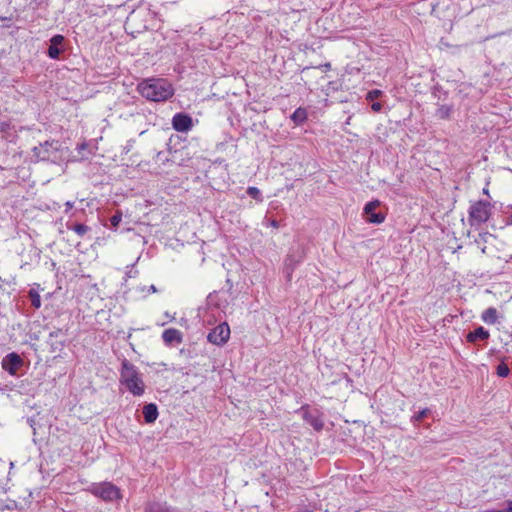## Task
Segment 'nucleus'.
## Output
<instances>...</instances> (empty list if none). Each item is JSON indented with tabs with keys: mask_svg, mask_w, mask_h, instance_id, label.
I'll use <instances>...</instances> for the list:
<instances>
[{
	"mask_svg": "<svg viewBox=\"0 0 512 512\" xmlns=\"http://www.w3.org/2000/svg\"><path fill=\"white\" fill-rule=\"evenodd\" d=\"M62 334V331L61 330H56V331H53V332H50L49 334V338L52 339V338H57L59 335Z\"/></svg>",
	"mask_w": 512,
	"mask_h": 512,
	"instance_id": "c85d7f7f",
	"label": "nucleus"
},
{
	"mask_svg": "<svg viewBox=\"0 0 512 512\" xmlns=\"http://www.w3.org/2000/svg\"><path fill=\"white\" fill-rule=\"evenodd\" d=\"M72 230L79 236H83L89 230V227L84 224H76L72 227Z\"/></svg>",
	"mask_w": 512,
	"mask_h": 512,
	"instance_id": "b1692460",
	"label": "nucleus"
},
{
	"mask_svg": "<svg viewBox=\"0 0 512 512\" xmlns=\"http://www.w3.org/2000/svg\"><path fill=\"white\" fill-rule=\"evenodd\" d=\"M229 337L230 328L228 324L221 323L209 332L207 339L210 343L221 346L228 341Z\"/></svg>",
	"mask_w": 512,
	"mask_h": 512,
	"instance_id": "0eeeda50",
	"label": "nucleus"
},
{
	"mask_svg": "<svg viewBox=\"0 0 512 512\" xmlns=\"http://www.w3.org/2000/svg\"><path fill=\"white\" fill-rule=\"evenodd\" d=\"M193 126L191 116L185 113H176L172 118V127L178 132H188Z\"/></svg>",
	"mask_w": 512,
	"mask_h": 512,
	"instance_id": "1a4fd4ad",
	"label": "nucleus"
},
{
	"mask_svg": "<svg viewBox=\"0 0 512 512\" xmlns=\"http://www.w3.org/2000/svg\"><path fill=\"white\" fill-rule=\"evenodd\" d=\"M380 206V201L374 200L365 204L363 214L365 220L372 224H381L385 220V215L381 212H376V209Z\"/></svg>",
	"mask_w": 512,
	"mask_h": 512,
	"instance_id": "6e6552de",
	"label": "nucleus"
},
{
	"mask_svg": "<svg viewBox=\"0 0 512 512\" xmlns=\"http://www.w3.org/2000/svg\"><path fill=\"white\" fill-rule=\"evenodd\" d=\"M489 338V332L482 326L476 328L474 331L469 332L466 339L470 343H474L477 340H486Z\"/></svg>",
	"mask_w": 512,
	"mask_h": 512,
	"instance_id": "2eb2a0df",
	"label": "nucleus"
},
{
	"mask_svg": "<svg viewBox=\"0 0 512 512\" xmlns=\"http://www.w3.org/2000/svg\"><path fill=\"white\" fill-rule=\"evenodd\" d=\"M304 252L302 249L291 251L285 259V272L288 276L291 275L295 267L302 261Z\"/></svg>",
	"mask_w": 512,
	"mask_h": 512,
	"instance_id": "9d476101",
	"label": "nucleus"
},
{
	"mask_svg": "<svg viewBox=\"0 0 512 512\" xmlns=\"http://www.w3.org/2000/svg\"><path fill=\"white\" fill-rule=\"evenodd\" d=\"M382 109V105L378 102H375L372 104V110L379 112Z\"/></svg>",
	"mask_w": 512,
	"mask_h": 512,
	"instance_id": "c756f323",
	"label": "nucleus"
},
{
	"mask_svg": "<svg viewBox=\"0 0 512 512\" xmlns=\"http://www.w3.org/2000/svg\"><path fill=\"white\" fill-rule=\"evenodd\" d=\"M143 416L146 423H153L158 417L157 406L153 403L147 404L143 407Z\"/></svg>",
	"mask_w": 512,
	"mask_h": 512,
	"instance_id": "dca6fc26",
	"label": "nucleus"
},
{
	"mask_svg": "<svg viewBox=\"0 0 512 512\" xmlns=\"http://www.w3.org/2000/svg\"><path fill=\"white\" fill-rule=\"evenodd\" d=\"M24 361L16 352L8 353L1 361V367L11 376H17L18 371L23 367Z\"/></svg>",
	"mask_w": 512,
	"mask_h": 512,
	"instance_id": "423d86ee",
	"label": "nucleus"
},
{
	"mask_svg": "<svg viewBox=\"0 0 512 512\" xmlns=\"http://www.w3.org/2000/svg\"><path fill=\"white\" fill-rule=\"evenodd\" d=\"M291 119L297 125L302 124L307 119V111L299 107L293 112Z\"/></svg>",
	"mask_w": 512,
	"mask_h": 512,
	"instance_id": "a211bd4d",
	"label": "nucleus"
},
{
	"mask_svg": "<svg viewBox=\"0 0 512 512\" xmlns=\"http://www.w3.org/2000/svg\"><path fill=\"white\" fill-rule=\"evenodd\" d=\"M162 339L166 345L180 344L183 340V336L179 330L169 328L163 331Z\"/></svg>",
	"mask_w": 512,
	"mask_h": 512,
	"instance_id": "9b49d317",
	"label": "nucleus"
},
{
	"mask_svg": "<svg viewBox=\"0 0 512 512\" xmlns=\"http://www.w3.org/2000/svg\"><path fill=\"white\" fill-rule=\"evenodd\" d=\"M11 127L12 126L10 125V123L0 122V136L4 135V133H6L8 130L10 131Z\"/></svg>",
	"mask_w": 512,
	"mask_h": 512,
	"instance_id": "cd10ccee",
	"label": "nucleus"
},
{
	"mask_svg": "<svg viewBox=\"0 0 512 512\" xmlns=\"http://www.w3.org/2000/svg\"><path fill=\"white\" fill-rule=\"evenodd\" d=\"M491 215V206L488 202L478 201L469 208V223L471 226H479L488 221Z\"/></svg>",
	"mask_w": 512,
	"mask_h": 512,
	"instance_id": "7ed1b4c3",
	"label": "nucleus"
},
{
	"mask_svg": "<svg viewBox=\"0 0 512 512\" xmlns=\"http://www.w3.org/2000/svg\"><path fill=\"white\" fill-rule=\"evenodd\" d=\"M65 207H66V212H68L70 209L73 208V202L67 201L65 203Z\"/></svg>",
	"mask_w": 512,
	"mask_h": 512,
	"instance_id": "7c9ffc66",
	"label": "nucleus"
},
{
	"mask_svg": "<svg viewBox=\"0 0 512 512\" xmlns=\"http://www.w3.org/2000/svg\"><path fill=\"white\" fill-rule=\"evenodd\" d=\"M507 511L512 512V500L507 501Z\"/></svg>",
	"mask_w": 512,
	"mask_h": 512,
	"instance_id": "473e14b6",
	"label": "nucleus"
},
{
	"mask_svg": "<svg viewBox=\"0 0 512 512\" xmlns=\"http://www.w3.org/2000/svg\"><path fill=\"white\" fill-rule=\"evenodd\" d=\"M146 512H178L177 509L165 502H149L145 507Z\"/></svg>",
	"mask_w": 512,
	"mask_h": 512,
	"instance_id": "4468645a",
	"label": "nucleus"
},
{
	"mask_svg": "<svg viewBox=\"0 0 512 512\" xmlns=\"http://www.w3.org/2000/svg\"><path fill=\"white\" fill-rule=\"evenodd\" d=\"M482 321H484L486 324H495L498 320V312L496 308L489 307L486 310L483 311L481 315Z\"/></svg>",
	"mask_w": 512,
	"mask_h": 512,
	"instance_id": "f3484780",
	"label": "nucleus"
},
{
	"mask_svg": "<svg viewBox=\"0 0 512 512\" xmlns=\"http://www.w3.org/2000/svg\"><path fill=\"white\" fill-rule=\"evenodd\" d=\"M451 113V107L450 106H447V105H441L437 111H436V116L440 119H446L449 117Z\"/></svg>",
	"mask_w": 512,
	"mask_h": 512,
	"instance_id": "aec40b11",
	"label": "nucleus"
},
{
	"mask_svg": "<svg viewBox=\"0 0 512 512\" xmlns=\"http://www.w3.org/2000/svg\"><path fill=\"white\" fill-rule=\"evenodd\" d=\"M29 298H30L31 304L34 308L39 309L41 307L40 294L36 289H30Z\"/></svg>",
	"mask_w": 512,
	"mask_h": 512,
	"instance_id": "6ab92c4d",
	"label": "nucleus"
},
{
	"mask_svg": "<svg viewBox=\"0 0 512 512\" xmlns=\"http://www.w3.org/2000/svg\"><path fill=\"white\" fill-rule=\"evenodd\" d=\"M165 316L168 317L170 320L174 319V316L170 315L168 312L165 313Z\"/></svg>",
	"mask_w": 512,
	"mask_h": 512,
	"instance_id": "f704fd0d",
	"label": "nucleus"
},
{
	"mask_svg": "<svg viewBox=\"0 0 512 512\" xmlns=\"http://www.w3.org/2000/svg\"><path fill=\"white\" fill-rule=\"evenodd\" d=\"M247 194L256 199L257 201H262L261 192L257 187L250 186L247 188Z\"/></svg>",
	"mask_w": 512,
	"mask_h": 512,
	"instance_id": "5701e85b",
	"label": "nucleus"
},
{
	"mask_svg": "<svg viewBox=\"0 0 512 512\" xmlns=\"http://www.w3.org/2000/svg\"><path fill=\"white\" fill-rule=\"evenodd\" d=\"M381 94H382V91H380V90H377V89L371 90L367 94V99L368 100H374V99L380 97Z\"/></svg>",
	"mask_w": 512,
	"mask_h": 512,
	"instance_id": "bb28decb",
	"label": "nucleus"
},
{
	"mask_svg": "<svg viewBox=\"0 0 512 512\" xmlns=\"http://www.w3.org/2000/svg\"><path fill=\"white\" fill-rule=\"evenodd\" d=\"M142 97L149 101H166L174 95L172 84L164 78H148L142 80L137 86Z\"/></svg>",
	"mask_w": 512,
	"mask_h": 512,
	"instance_id": "f257e3e1",
	"label": "nucleus"
},
{
	"mask_svg": "<svg viewBox=\"0 0 512 512\" xmlns=\"http://www.w3.org/2000/svg\"><path fill=\"white\" fill-rule=\"evenodd\" d=\"M149 292H156V287L154 285L149 286Z\"/></svg>",
	"mask_w": 512,
	"mask_h": 512,
	"instance_id": "72a5a7b5",
	"label": "nucleus"
},
{
	"mask_svg": "<svg viewBox=\"0 0 512 512\" xmlns=\"http://www.w3.org/2000/svg\"><path fill=\"white\" fill-rule=\"evenodd\" d=\"M297 512H310V511L305 509V510H300V511H297Z\"/></svg>",
	"mask_w": 512,
	"mask_h": 512,
	"instance_id": "c9c22d12",
	"label": "nucleus"
},
{
	"mask_svg": "<svg viewBox=\"0 0 512 512\" xmlns=\"http://www.w3.org/2000/svg\"><path fill=\"white\" fill-rule=\"evenodd\" d=\"M64 37L62 35H54L50 40V46L47 54L51 59H58L60 55L59 46L63 43Z\"/></svg>",
	"mask_w": 512,
	"mask_h": 512,
	"instance_id": "ddd939ff",
	"label": "nucleus"
},
{
	"mask_svg": "<svg viewBox=\"0 0 512 512\" xmlns=\"http://www.w3.org/2000/svg\"><path fill=\"white\" fill-rule=\"evenodd\" d=\"M16 137H17V130L15 129L14 126L11 127L10 131L8 130L6 133H4V135L0 136L1 139L6 140L8 142L15 141Z\"/></svg>",
	"mask_w": 512,
	"mask_h": 512,
	"instance_id": "412c9836",
	"label": "nucleus"
},
{
	"mask_svg": "<svg viewBox=\"0 0 512 512\" xmlns=\"http://www.w3.org/2000/svg\"><path fill=\"white\" fill-rule=\"evenodd\" d=\"M496 373L499 377L504 378L509 375L510 370H509V367L505 363L501 362L496 368Z\"/></svg>",
	"mask_w": 512,
	"mask_h": 512,
	"instance_id": "4be33fe9",
	"label": "nucleus"
},
{
	"mask_svg": "<svg viewBox=\"0 0 512 512\" xmlns=\"http://www.w3.org/2000/svg\"><path fill=\"white\" fill-rule=\"evenodd\" d=\"M89 491L104 501H114L121 498L119 488L111 482L92 484Z\"/></svg>",
	"mask_w": 512,
	"mask_h": 512,
	"instance_id": "20e7f679",
	"label": "nucleus"
},
{
	"mask_svg": "<svg viewBox=\"0 0 512 512\" xmlns=\"http://www.w3.org/2000/svg\"><path fill=\"white\" fill-rule=\"evenodd\" d=\"M303 419L307 424L312 426L316 431L322 430L324 423L318 412H303Z\"/></svg>",
	"mask_w": 512,
	"mask_h": 512,
	"instance_id": "f8f14e48",
	"label": "nucleus"
},
{
	"mask_svg": "<svg viewBox=\"0 0 512 512\" xmlns=\"http://www.w3.org/2000/svg\"><path fill=\"white\" fill-rule=\"evenodd\" d=\"M59 150L57 141H45L32 149L33 158L36 161H56Z\"/></svg>",
	"mask_w": 512,
	"mask_h": 512,
	"instance_id": "39448f33",
	"label": "nucleus"
},
{
	"mask_svg": "<svg viewBox=\"0 0 512 512\" xmlns=\"http://www.w3.org/2000/svg\"><path fill=\"white\" fill-rule=\"evenodd\" d=\"M120 382L134 396H142L145 392V384L138 368L127 359L121 363Z\"/></svg>",
	"mask_w": 512,
	"mask_h": 512,
	"instance_id": "f03ea898",
	"label": "nucleus"
},
{
	"mask_svg": "<svg viewBox=\"0 0 512 512\" xmlns=\"http://www.w3.org/2000/svg\"><path fill=\"white\" fill-rule=\"evenodd\" d=\"M429 413V409L425 408L421 411H419L417 414H415L413 417H412V420L414 422H419L421 421L424 417L427 416V414Z\"/></svg>",
	"mask_w": 512,
	"mask_h": 512,
	"instance_id": "393cba45",
	"label": "nucleus"
},
{
	"mask_svg": "<svg viewBox=\"0 0 512 512\" xmlns=\"http://www.w3.org/2000/svg\"><path fill=\"white\" fill-rule=\"evenodd\" d=\"M270 226H272L274 228H278L279 227V223L276 220H271L270 221Z\"/></svg>",
	"mask_w": 512,
	"mask_h": 512,
	"instance_id": "2f4dec72",
	"label": "nucleus"
},
{
	"mask_svg": "<svg viewBox=\"0 0 512 512\" xmlns=\"http://www.w3.org/2000/svg\"><path fill=\"white\" fill-rule=\"evenodd\" d=\"M122 220V213L121 212H117L115 215H113L110 219V223L113 227H117L119 225V223L121 222Z\"/></svg>",
	"mask_w": 512,
	"mask_h": 512,
	"instance_id": "a878e982",
	"label": "nucleus"
}]
</instances>
